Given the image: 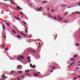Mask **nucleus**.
<instances>
[{"instance_id": "obj_1", "label": "nucleus", "mask_w": 80, "mask_h": 80, "mask_svg": "<svg viewBox=\"0 0 80 80\" xmlns=\"http://www.w3.org/2000/svg\"><path fill=\"white\" fill-rule=\"evenodd\" d=\"M40 8H38V12H41L42 9V7H40Z\"/></svg>"}, {"instance_id": "obj_2", "label": "nucleus", "mask_w": 80, "mask_h": 80, "mask_svg": "<svg viewBox=\"0 0 80 80\" xmlns=\"http://www.w3.org/2000/svg\"><path fill=\"white\" fill-rule=\"evenodd\" d=\"M17 37V38H19V39H20V38H22V37L19 34L18 35Z\"/></svg>"}, {"instance_id": "obj_3", "label": "nucleus", "mask_w": 80, "mask_h": 80, "mask_svg": "<svg viewBox=\"0 0 80 80\" xmlns=\"http://www.w3.org/2000/svg\"><path fill=\"white\" fill-rule=\"evenodd\" d=\"M25 28L26 29V30H25V32H27V30H28V27L27 26H25Z\"/></svg>"}, {"instance_id": "obj_4", "label": "nucleus", "mask_w": 80, "mask_h": 80, "mask_svg": "<svg viewBox=\"0 0 80 80\" xmlns=\"http://www.w3.org/2000/svg\"><path fill=\"white\" fill-rule=\"evenodd\" d=\"M61 7H67V5L64 4H62L61 5Z\"/></svg>"}, {"instance_id": "obj_5", "label": "nucleus", "mask_w": 80, "mask_h": 80, "mask_svg": "<svg viewBox=\"0 0 80 80\" xmlns=\"http://www.w3.org/2000/svg\"><path fill=\"white\" fill-rule=\"evenodd\" d=\"M47 3V1H44L43 2H42V3H43V4H45V3Z\"/></svg>"}, {"instance_id": "obj_6", "label": "nucleus", "mask_w": 80, "mask_h": 80, "mask_svg": "<svg viewBox=\"0 0 80 80\" xmlns=\"http://www.w3.org/2000/svg\"><path fill=\"white\" fill-rule=\"evenodd\" d=\"M18 72L19 74H22V73H23L22 72V71H19Z\"/></svg>"}, {"instance_id": "obj_7", "label": "nucleus", "mask_w": 80, "mask_h": 80, "mask_svg": "<svg viewBox=\"0 0 80 80\" xmlns=\"http://www.w3.org/2000/svg\"><path fill=\"white\" fill-rule=\"evenodd\" d=\"M31 68H35V67H36V66L35 65H33V66H31Z\"/></svg>"}, {"instance_id": "obj_8", "label": "nucleus", "mask_w": 80, "mask_h": 80, "mask_svg": "<svg viewBox=\"0 0 80 80\" xmlns=\"http://www.w3.org/2000/svg\"><path fill=\"white\" fill-rule=\"evenodd\" d=\"M28 52H34V53L35 52L34 51H32L31 50H28Z\"/></svg>"}, {"instance_id": "obj_9", "label": "nucleus", "mask_w": 80, "mask_h": 80, "mask_svg": "<svg viewBox=\"0 0 80 80\" xmlns=\"http://www.w3.org/2000/svg\"><path fill=\"white\" fill-rule=\"evenodd\" d=\"M34 76H35V77H37V76H38V74L35 73L34 74Z\"/></svg>"}, {"instance_id": "obj_10", "label": "nucleus", "mask_w": 80, "mask_h": 80, "mask_svg": "<svg viewBox=\"0 0 80 80\" xmlns=\"http://www.w3.org/2000/svg\"><path fill=\"white\" fill-rule=\"evenodd\" d=\"M58 18H59V19H60V20H63V19L61 18H60V16H58Z\"/></svg>"}, {"instance_id": "obj_11", "label": "nucleus", "mask_w": 80, "mask_h": 80, "mask_svg": "<svg viewBox=\"0 0 80 80\" xmlns=\"http://www.w3.org/2000/svg\"><path fill=\"white\" fill-rule=\"evenodd\" d=\"M26 73H29V71L28 70H26L25 72Z\"/></svg>"}, {"instance_id": "obj_12", "label": "nucleus", "mask_w": 80, "mask_h": 80, "mask_svg": "<svg viewBox=\"0 0 80 80\" xmlns=\"http://www.w3.org/2000/svg\"><path fill=\"white\" fill-rule=\"evenodd\" d=\"M7 25H8V26H10V24L9 23H6Z\"/></svg>"}, {"instance_id": "obj_13", "label": "nucleus", "mask_w": 80, "mask_h": 80, "mask_svg": "<svg viewBox=\"0 0 80 80\" xmlns=\"http://www.w3.org/2000/svg\"><path fill=\"white\" fill-rule=\"evenodd\" d=\"M53 18L54 20H57V17H53Z\"/></svg>"}, {"instance_id": "obj_14", "label": "nucleus", "mask_w": 80, "mask_h": 80, "mask_svg": "<svg viewBox=\"0 0 80 80\" xmlns=\"http://www.w3.org/2000/svg\"><path fill=\"white\" fill-rule=\"evenodd\" d=\"M16 9H19L20 10V7H17V8H16Z\"/></svg>"}, {"instance_id": "obj_15", "label": "nucleus", "mask_w": 80, "mask_h": 80, "mask_svg": "<svg viewBox=\"0 0 80 80\" xmlns=\"http://www.w3.org/2000/svg\"><path fill=\"white\" fill-rule=\"evenodd\" d=\"M74 78V79H73L74 80H77V77L74 78Z\"/></svg>"}, {"instance_id": "obj_16", "label": "nucleus", "mask_w": 80, "mask_h": 80, "mask_svg": "<svg viewBox=\"0 0 80 80\" xmlns=\"http://www.w3.org/2000/svg\"><path fill=\"white\" fill-rule=\"evenodd\" d=\"M20 14H21V15H23V12H20Z\"/></svg>"}, {"instance_id": "obj_17", "label": "nucleus", "mask_w": 80, "mask_h": 80, "mask_svg": "<svg viewBox=\"0 0 80 80\" xmlns=\"http://www.w3.org/2000/svg\"><path fill=\"white\" fill-rule=\"evenodd\" d=\"M51 11L52 12V13H54V11H53V9H52Z\"/></svg>"}, {"instance_id": "obj_18", "label": "nucleus", "mask_w": 80, "mask_h": 80, "mask_svg": "<svg viewBox=\"0 0 80 80\" xmlns=\"http://www.w3.org/2000/svg\"><path fill=\"white\" fill-rule=\"evenodd\" d=\"M2 47H3V48H4V47H5V46H4V45H3V44H2Z\"/></svg>"}, {"instance_id": "obj_19", "label": "nucleus", "mask_w": 80, "mask_h": 80, "mask_svg": "<svg viewBox=\"0 0 80 80\" xmlns=\"http://www.w3.org/2000/svg\"><path fill=\"white\" fill-rule=\"evenodd\" d=\"M79 45H80L79 43H78L76 44V46H79Z\"/></svg>"}, {"instance_id": "obj_20", "label": "nucleus", "mask_w": 80, "mask_h": 80, "mask_svg": "<svg viewBox=\"0 0 80 80\" xmlns=\"http://www.w3.org/2000/svg\"><path fill=\"white\" fill-rule=\"evenodd\" d=\"M5 50L6 51H7L8 50V48H6L5 49Z\"/></svg>"}, {"instance_id": "obj_21", "label": "nucleus", "mask_w": 80, "mask_h": 80, "mask_svg": "<svg viewBox=\"0 0 80 80\" xmlns=\"http://www.w3.org/2000/svg\"><path fill=\"white\" fill-rule=\"evenodd\" d=\"M30 57H27V58L28 60H30Z\"/></svg>"}, {"instance_id": "obj_22", "label": "nucleus", "mask_w": 80, "mask_h": 80, "mask_svg": "<svg viewBox=\"0 0 80 80\" xmlns=\"http://www.w3.org/2000/svg\"><path fill=\"white\" fill-rule=\"evenodd\" d=\"M23 23L24 24V25H25V26H26L25 25H26V24H27V23H26V22H23Z\"/></svg>"}, {"instance_id": "obj_23", "label": "nucleus", "mask_w": 80, "mask_h": 80, "mask_svg": "<svg viewBox=\"0 0 80 80\" xmlns=\"http://www.w3.org/2000/svg\"><path fill=\"white\" fill-rule=\"evenodd\" d=\"M17 19H18V20H20V18H19V17H18L17 18Z\"/></svg>"}, {"instance_id": "obj_24", "label": "nucleus", "mask_w": 80, "mask_h": 80, "mask_svg": "<svg viewBox=\"0 0 80 80\" xmlns=\"http://www.w3.org/2000/svg\"><path fill=\"white\" fill-rule=\"evenodd\" d=\"M2 28H3V29H5V26L3 25L2 26Z\"/></svg>"}, {"instance_id": "obj_25", "label": "nucleus", "mask_w": 80, "mask_h": 80, "mask_svg": "<svg viewBox=\"0 0 80 80\" xmlns=\"http://www.w3.org/2000/svg\"><path fill=\"white\" fill-rule=\"evenodd\" d=\"M74 62H73L72 63H71L70 64V66H71V65H73V64L74 63Z\"/></svg>"}, {"instance_id": "obj_26", "label": "nucleus", "mask_w": 80, "mask_h": 80, "mask_svg": "<svg viewBox=\"0 0 80 80\" xmlns=\"http://www.w3.org/2000/svg\"><path fill=\"white\" fill-rule=\"evenodd\" d=\"M77 57V55H74V58H76V57Z\"/></svg>"}, {"instance_id": "obj_27", "label": "nucleus", "mask_w": 80, "mask_h": 80, "mask_svg": "<svg viewBox=\"0 0 80 80\" xmlns=\"http://www.w3.org/2000/svg\"><path fill=\"white\" fill-rule=\"evenodd\" d=\"M52 69H53V70H54L55 69V67H54V66H53L52 67Z\"/></svg>"}, {"instance_id": "obj_28", "label": "nucleus", "mask_w": 80, "mask_h": 80, "mask_svg": "<svg viewBox=\"0 0 80 80\" xmlns=\"http://www.w3.org/2000/svg\"><path fill=\"white\" fill-rule=\"evenodd\" d=\"M18 67H20L21 68H22V66H21V65H19L18 66Z\"/></svg>"}, {"instance_id": "obj_29", "label": "nucleus", "mask_w": 80, "mask_h": 80, "mask_svg": "<svg viewBox=\"0 0 80 80\" xmlns=\"http://www.w3.org/2000/svg\"><path fill=\"white\" fill-rule=\"evenodd\" d=\"M71 61H73L74 60V59H73V58H71Z\"/></svg>"}, {"instance_id": "obj_30", "label": "nucleus", "mask_w": 80, "mask_h": 80, "mask_svg": "<svg viewBox=\"0 0 80 80\" xmlns=\"http://www.w3.org/2000/svg\"><path fill=\"white\" fill-rule=\"evenodd\" d=\"M5 7H6V8H8V6L7 5H5Z\"/></svg>"}, {"instance_id": "obj_31", "label": "nucleus", "mask_w": 80, "mask_h": 80, "mask_svg": "<svg viewBox=\"0 0 80 80\" xmlns=\"http://www.w3.org/2000/svg\"><path fill=\"white\" fill-rule=\"evenodd\" d=\"M20 58H21L22 59L23 58V56H20Z\"/></svg>"}, {"instance_id": "obj_32", "label": "nucleus", "mask_w": 80, "mask_h": 80, "mask_svg": "<svg viewBox=\"0 0 80 80\" xmlns=\"http://www.w3.org/2000/svg\"><path fill=\"white\" fill-rule=\"evenodd\" d=\"M17 59L18 60H21V59H20L19 58H17Z\"/></svg>"}, {"instance_id": "obj_33", "label": "nucleus", "mask_w": 80, "mask_h": 80, "mask_svg": "<svg viewBox=\"0 0 80 80\" xmlns=\"http://www.w3.org/2000/svg\"><path fill=\"white\" fill-rule=\"evenodd\" d=\"M20 33H21L22 35H24V34H23V32H21Z\"/></svg>"}, {"instance_id": "obj_34", "label": "nucleus", "mask_w": 80, "mask_h": 80, "mask_svg": "<svg viewBox=\"0 0 80 80\" xmlns=\"http://www.w3.org/2000/svg\"><path fill=\"white\" fill-rule=\"evenodd\" d=\"M4 77V75H2V78H3Z\"/></svg>"}, {"instance_id": "obj_35", "label": "nucleus", "mask_w": 80, "mask_h": 80, "mask_svg": "<svg viewBox=\"0 0 80 80\" xmlns=\"http://www.w3.org/2000/svg\"><path fill=\"white\" fill-rule=\"evenodd\" d=\"M25 75H29V74L27 73L25 74Z\"/></svg>"}, {"instance_id": "obj_36", "label": "nucleus", "mask_w": 80, "mask_h": 80, "mask_svg": "<svg viewBox=\"0 0 80 80\" xmlns=\"http://www.w3.org/2000/svg\"><path fill=\"white\" fill-rule=\"evenodd\" d=\"M76 13H79V14H80V12H75Z\"/></svg>"}, {"instance_id": "obj_37", "label": "nucleus", "mask_w": 80, "mask_h": 80, "mask_svg": "<svg viewBox=\"0 0 80 80\" xmlns=\"http://www.w3.org/2000/svg\"><path fill=\"white\" fill-rule=\"evenodd\" d=\"M28 60V61H29V62H31V60L29 59Z\"/></svg>"}, {"instance_id": "obj_38", "label": "nucleus", "mask_w": 80, "mask_h": 80, "mask_svg": "<svg viewBox=\"0 0 80 80\" xmlns=\"http://www.w3.org/2000/svg\"><path fill=\"white\" fill-rule=\"evenodd\" d=\"M6 78H7V77H4V80H5V79H6Z\"/></svg>"}, {"instance_id": "obj_39", "label": "nucleus", "mask_w": 80, "mask_h": 80, "mask_svg": "<svg viewBox=\"0 0 80 80\" xmlns=\"http://www.w3.org/2000/svg\"><path fill=\"white\" fill-rule=\"evenodd\" d=\"M17 79H18V80H20V78H17Z\"/></svg>"}, {"instance_id": "obj_40", "label": "nucleus", "mask_w": 80, "mask_h": 80, "mask_svg": "<svg viewBox=\"0 0 80 80\" xmlns=\"http://www.w3.org/2000/svg\"><path fill=\"white\" fill-rule=\"evenodd\" d=\"M11 72L12 73H14V71H11Z\"/></svg>"}, {"instance_id": "obj_41", "label": "nucleus", "mask_w": 80, "mask_h": 80, "mask_svg": "<svg viewBox=\"0 0 80 80\" xmlns=\"http://www.w3.org/2000/svg\"><path fill=\"white\" fill-rule=\"evenodd\" d=\"M50 18H53V17H52V16H50Z\"/></svg>"}, {"instance_id": "obj_42", "label": "nucleus", "mask_w": 80, "mask_h": 80, "mask_svg": "<svg viewBox=\"0 0 80 80\" xmlns=\"http://www.w3.org/2000/svg\"><path fill=\"white\" fill-rule=\"evenodd\" d=\"M31 66H32V64L30 63V67H31Z\"/></svg>"}, {"instance_id": "obj_43", "label": "nucleus", "mask_w": 80, "mask_h": 80, "mask_svg": "<svg viewBox=\"0 0 80 80\" xmlns=\"http://www.w3.org/2000/svg\"><path fill=\"white\" fill-rule=\"evenodd\" d=\"M23 9V8H22L21 9H19V10H20V11H21V10H22Z\"/></svg>"}, {"instance_id": "obj_44", "label": "nucleus", "mask_w": 80, "mask_h": 80, "mask_svg": "<svg viewBox=\"0 0 80 80\" xmlns=\"http://www.w3.org/2000/svg\"><path fill=\"white\" fill-rule=\"evenodd\" d=\"M39 45H41V43H40V42L39 43Z\"/></svg>"}, {"instance_id": "obj_45", "label": "nucleus", "mask_w": 80, "mask_h": 80, "mask_svg": "<svg viewBox=\"0 0 80 80\" xmlns=\"http://www.w3.org/2000/svg\"><path fill=\"white\" fill-rule=\"evenodd\" d=\"M49 15H50V16H51V13H49Z\"/></svg>"}, {"instance_id": "obj_46", "label": "nucleus", "mask_w": 80, "mask_h": 80, "mask_svg": "<svg viewBox=\"0 0 80 80\" xmlns=\"http://www.w3.org/2000/svg\"><path fill=\"white\" fill-rule=\"evenodd\" d=\"M14 18H16V19H17V17H16V16L14 17Z\"/></svg>"}, {"instance_id": "obj_47", "label": "nucleus", "mask_w": 80, "mask_h": 80, "mask_svg": "<svg viewBox=\"0 0 80 80\" xmlns=\"http://www.w3.org/2000/svg\"><path fill=\"white\" fill-rule=\"evenodd\" d=\"M71 8V7H68V8Z\"/></svg>"}, {"instance_id": "obj_48", "label": "nucleus", "mask_w": 80, "mask_h": 80, "mask_svg": "<svg viewBox=\"0 0 80 80\" xmlns=\"http://www.w3.org/2000/svg\"><path fill=\"white\" fill-rule=\"evenodd\" d=\"M64 23H65V22H67V21H64Z\"/></svg>"}, {"instance_id": "obj_49", "label": "nucleus", "mask_w": 80, "mask_h": 80, "mask_svg": "<svg viewBox=\"0 0 80 80\" xmlns=\"http://www.w3.org/2000/svg\"><path fill=\"white\" fill-rule=\"evenodd\" d=\"M76 69H79V68H77Z\"/></svg>"}, {"instance_id": "obj_50", "label": "nucleus", "mask_w": 80, "mask_h": 80, "mask_svg": "<svg viewBox=\"0 0 80 80\" xmlns=\"http://www.w3.org/2000/svg\"><path fill=\"white\" fill-rule=\"evenodd\" d=\"M23 77H25V76H22V78H23Z\"/></svg>"}, {"instance_id": "obj_51", "label": "nucleus", "mask_w": 80, "mask_h": 80, "mask_svg": "<svg viewBox=\"0 0 80 80\" xmlns=\"http://www.w3.org/2000/svg\"><path fill=\"white\" fill-rule=\"evenodd\" d=\"M20 56H18V57H19V58H20Z\"/></svg>"}, {"instance_id": "obj_52", "label": "nucleus", "mask_w": 80, "mask_h": 80, "mask_svg": "<svg viewBox=\"0 0 80 80\" xmlns=\"http://www.w3.org/2000/svg\"><path fill=\"white\" fill-rule=\"evenodd\" d=\"M15 28L17 29V30H18V28H17V27H15Z\"/></svg>"}, {"instance_id": "obj_53", "label": "nucleus", "mask_w": 80, "mask_h": 80, "mask_svg": "<svg viewBox=\"0 0 80 80\" xmlns=\"http://www.w3.org/2000/svg\"><path fill=\"white\" fill-rule=\"evenodd\" d=\"M27 2H29V1L28 0H27Z\"/></svg>"}, {"instance_id": "obj_54", "label": "nucleus", "mask_w": 80, "mask_h": 80, "mask_svg": "<svg viewBox=\"0 0 80 80\" xmlns=\"http://www.w3.org/2000/svg\"><path fill=\"white\" fill-rule=\"evenodd\" d=\"M48 10L49 11V8H48Z\"/></svg>"}, {"instance_id": "obj_55", "label": "nucleus", "mask_w": 80, "mask_h": 80, "mask_svg": "<svg viewBox=\"0 0 80 80\" xmlns=\"http://www.w3.org/2000/svg\"><path fill=\"white\" fill-rule=\"evenodd\" d=\"M24 37H26V35H24Z\"/></svg>"}, {"instance_id": "obj_56", "label": "nucleus", "mask_w": 80, "mask_h": 80, "mask_svg": "<svg viewBox=\"0 0 80 80\" xmlns=\"http://www.w3.org/2000/svg\"><path fill=\"white\" fill-rule=\"evenodd\" d=\"M38 73H40V74H40V72H38Z\"/></svg>"}, {"instance_id": "obj_57", "label": "nucleus", "mask_w": 80, "mask_h": 80, "mask_svg": "<svg viewBox=\"0 0 80 80\" xmlns=\"http://www.w3.org/2000/svg\"><path fill=\"white\" fill-rule=\"evenodd\" d=\"M4 37H5L6 38V36H4Z\"/></svg>"}, {"instance_id": "obj_58", "label": "nucleus", "mask_w": 80, "mask_h": 80, "mask_svg": "<svg viewBox=\"0 0 80 80\" xmlns=\"http://www.w3.org/2000/svg\"><path fill=\"white\" fill-rule=\"evenodd\" d=\"M73 14H74V13H72V15H73Z\"/></svg>"}, {"instance_id": "obj_59", "label": "nucleus", "mask_w": 80, "mask_h": 80, "mask_svg": "<svg viewBox=\"0 0 80 80\" xmlns=\"http://www.w3.org/2000/svg\"><path fill=\"white\" fill-rule=\"evenodd\" d=\"M17 68V69H19V68Z\"/></svg>"}, {"instance_id": "obj_60", "label": "nucleus", "mask_w": 80, "mask_h": 80, "mask_svg": "<svg viewBox=\"0 0 80 80\" xmlns=\"http://www.w3.org/2000/svg\"><path fill=\"white\" fill-rule=\"evenodd\" d=\"M79 5H80V2L79 3Z\"/></svg>"}, {"instance_id": "obj_61", "label": "nucleus", "mask_w": 80, "mask_h": 80, "mask_svg": "<svg viewBox=\"0 0 80 80\" xmlns=\"http://www.w3.org/2000/svg\"><path fill=\"white\" fill-rule=\"evenodd\" d=\"M5 1H8V0H5Z\"/></svg>"}, {"instance_id": "obj_62", "label": "nucleus", "mask_w": 80, "mask_h": 80, "mask_svg": "<svg viewBox=\"0 0 80 80\" xmlns=\"http://www.w3.org/2000/svg\"><path fill=\"white\" fill-rule=\"evenodd\" d=\"M78 66H80V64H79V65H78Z\"/></svg>"}, {"instance_id": "obj_63", "label": "nucleus", "mask_w": 80, "mask_h": 80, "mask_svg": "<svg viewBox=\"0 0 80 80\" xmlns=\"http://www.w3.org/2000/svg\"><path fill=\"white\" fill-rule=\"evenodd\" d=\"M78 77H79V78H80V76H79Z\"/></svg>"}, {"instance_id": "obj_64", "label": "nucleus", "mask_w": 80, "mask_h": 80, "mask_svg": "<svg viewBox=\"0 0 80 80\" xmlns=\"http://www.w3.org/2000/svg\"><path fill=\"white\" fill-rule=\"evenodd\" d=\"M52 72V70H51V72Z\"/></svg>"}]
</instances>
